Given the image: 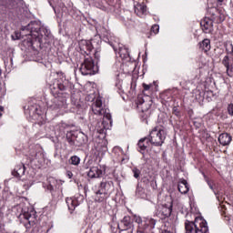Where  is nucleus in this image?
I'll return each mask as SVG.
<instances>
[{
  "label": "nucleus",
  "mask_w": 233,
  "mask_h": 233,
  "mask_svg": "<svg viewBox=\"0 0 233 233\" xmlns=\"http://www.w3.org/2000/svg\"><path fill=\"white\" fill-rule=\"evenodd\" d=\"M137 105L140 106L142 105V112H147V110H148V108H150V105H147L146 107H145V105H147L145 103V99H143V96H138L137 97Z\"/></svg>",
  "instance_id": "nucleus-30"
},
{
  "label": "nucleus",
  "mask_w": 233,
  "mask_h": 233,
  "mask_svg": "<svg viewBox=\"0 0 233 233\" xmlns=\"http://www.w3.org/2000/svg\"><path fill=\"white\" fill-rule=\"evenodd\" d=\"M148 138L153 147H163V143H165V139H167V132L165 129L155 127L149 133Z\"/></svg>",
  "instance_id": "nucleus-6"
},
{
  "label": "nucleus",
  "mask_w": 233,
  "mask_h": 233,
  "mask_svg": "<svg viewBox=\"0 0 233 233\" xmlns=\"http://www.w3.org/2000/svg\"><path fill=\"white\" fill-rule=\"evenodd\" d=\"M26 26H22L21 28V32H15L14 35H11L13 41H17L19 39H21L22 37H30V34H28V31L25 32V35H23V28H25Z\"/></svg>",
  "instance_id": "nucleus-27"
},
{
  "label": "nucleus",
  "mask_w": 233,
  "mask_h": 233,
  "mask_svg": "<svg viewBox=\"0 0 233 233\" xmlns=\"http://www.w3.org/2000/svg\"><path fill=\"white\" fill-rule=\"evenodd\" d=\"M136 196L137 198H145V188L143 187L137 185L136 189Z\"/></svg>",
  "instance_id": "nucleus-32"
},
{
  "label": "nucleus",
  "mask_w": 233,
  "mask_h": 233,
  "mask_svg": "<svg viewBox=\"0 0 233 233\" xmlns=\"http://www.w3.org/2000/svg\"><path fill=\"white\" fill-rule=\"evenodd\" d=\"M45 157V154H43V150L40 147H35V149L30 150L29 158L31 161L37 159H43Z\"/></svg>",
  "instance_id": "nucleus-18"
},
{
  "label": "nucleus",
  "mask_w": 233,
  "mask_h": 233,
  "mask_svg": "<svg viewBox=\"0 0 233 233\" xmlns=\"http://www.w3.org/2000/svg\"><path fill=\"white\" fill-rule=\"evenodd\" d=\"M96 39H103L105 41V43H108V45H110V46H112L113 50L115 52H117V48L116 47V44H114V41H116V36H113L112 34L110 32H108V30H106V28L102 27L100 30V34H98V35L95 36Z\"/></svg>",
  "instance_id": "nucleus-8"
},
{
  "label": "nucleus",
  "mask_w": 233,
  "mask_h": 233,
  "mask_svg": "<svg viewBox=\"0 0 233 233\" xmlns=\"http://www.w3.org/2000/svg\"><path fill=\"white\" fill-rule=\"evenodd\" d=\"M203 96H205V93L202 92H198V96H196L197 99H198L199 101H203Z\"/></svg>",
  "instance_id": "nucleus-41"
},
{
  "label": "nucleus",
  "mask_w": 233,
  "mask_h": 233,
  "mask_svg": "<svg viewBox=\"0 0 233 233\" xmlns=\"http://www.w3.org/2000/svg\"><path fill=\"white\" fill-rule=\"evenodd\" d=\"M103 174H105V171H103L99 167L94 166L89 168V171L87 172V177L90 179H96L103 177Z\"/></svg>",
  "instance_id": "nucleus-14"
},
{
  "label": "nucleus",
  "mask_w": 233,
  "mask_h": 233,
  "mask_svg": "<svg viewBox=\"0 0 233 233\" xmlns=\"http://www.w3.org/2000/svg\"><path fill=\"white\" fill-rule=\"evenodd\" d=\"M150 145L152 144L150 143L149 137L141 138L137 143L138 152H140V154H143V156H145V151L147 150V148H148V147H150Z\"/></svg>",
  "instance_id": "nucleus-17"
},
{
  "label": "nucleus",
  "mask_w": 233,
  "mask_h": 233,
  "mask_svg": "<svg viewBox=\"0 0 233 233\" xmlns=\"http://www.w3.org/2000/svg\"><path fill=\"white\" fill-rule=\"evenodd\" d=\"M25 32H28L30 35L29 39H35V41H38V43H43V37L44 39H50V37H52L50 29L41 25L39 20L31 21L25 27H23V35H25Z\"/></svg>",
  "instance_id": "nucleus-1"
},
{
  "label": "nucleus",
  "mask_w": 233,
  "mask_h": 233,
  "mask_svg": "<svg viewBox=\"0 0 233 233\" xmlns=\"http://www.w3.org/2000/svg\"><path fill=\"white\" fill-rule=\"evenodd\" d=\"M69 163H70V165H74L75 167H77V165H79V163H81V158H79V157H77V156H73L70 157Z\"/></svg>",
  "instance_id": "nucleus-33"
},
{
  "label": "nucleus",
  "mask_w": 233,
  "mask_h": 233,
  "mask_svg": "<svg viewBox=\"0 0 233 233\" xmlns=\"http://www.w3.org/2000/svg\"><path fill=\"white\" fill-rule=\"evenodd\" d=\"M83 199H85V198L81 195H79L78 197H74V198L66 199L70 214H72V212L76 210V207H79V205H81V203L83 202Z\"/></svg>",
  "instance_id": "nucleus-12"
},
{
  "label": "nucleus",
  "mask_w": 233,
  "mask_h": 233,
  "mask_svg": "<svg viewBox=\"0 0 233 233\" xmlns=\"http://www.w3.org/2000/svg\"><path fill=\"white\" fill-rule=\"evenodd\" d=\"M0 76H1V69H0Z\"/></svg>",
  "instance_id": "nucleus-55"
},
{
  "label": "nucleus",
  "mask_w": 233,
  "mask_h": 233,
  "mask_svg": "<svg viewBox=\"0 0 233 233\" xmlns=\"http://www.w3.org/2000/svg\"><path fill=\"white\" fill-rule=\"evenodd\" d=\"M210 14H211V19L212 21H214L215 23H223V21H225V15H223L221 13V11H219L218 8L213 7L210 9Z\"/></svg>",
  "instance_id": "nucleus-15"
},
{
  "label": "nucleus",
  "mask_w": 233,
  "mask_h": 233,
  "mask_svg": "<svg viewBox=\"0 0 233 233\" xmlns=\"http://www.w3.org/2000/svg\"><path fill=\"white\" fill-rule=\"evenodd\" d=\"M6 230L5 229V224H0V233H5Z\"/></svg>",
  "instance_id": "nucleus-42"
},
{
  "label": "nucleus",
  "mask_w": 233,
  "mask_h": 233,
  "mask_svg": "<svg viewBox=\"0 0 233 233\" xmlns=\"http://www.w3.org/2000/svg\"><path fill=\"white\" fill-rule=\"evenodd\" d=\"M1 30H2V29H1V27H0V32H1Z\"/></svg>",
  "instance_id": "nucleus-56"
},
{
  "label": "nucleus",
  "mask_w": 233,
  "mask_h": 233,
  "mask_svg": "<svg viewBox=\"0 0 233 233\" xmlns=\"http://www.w3.org/2000/svg\"><path fill=\"white\" fill-rule=\"evenodd\" d=\"M232 141V136L228 133H222L218 136V142L222 145V147H227L230 145Z\"/></svg>",
  "instance_id": "nucleus-23"
},
{
  "label": "nucleus",
  "mask_w": 233,
  "mask_h": 233,
  "mask_svg": "<svg viewBox=\"0 0 233 233\" xmlns=\"http://www.w3.org/2000/svg\"><path fill=\"white\" fill-rule=\"evenodd\" d=\"M66 176L69 179H72V177L74 176V174L72 173V171H67L66 172Z\"/></svg>",
  "instance_id": "nucleus-43"
},
{
  "label": "nucleus",
  "mask_w": 233,
  "mask_h": 233,
  "mask_svg": "<svg viewBox=\"0 0 233 233\" xmlns=\"http://www.w3.org/2000/svg\"><path fill=\"white\" fill-rule=\"evenodd\" d=\"M108 195H106V193L97 190L96 192L95 201H96L97 203H103V201H106Z\"/></svg>",
  "instance_id": "nucleus-28"
},
{
  "label": "nucleus",
  "mask_w": 233,
  "mask_h": 233,
  "mask_svg": "<svg viewBox=\"0 0 233 233\" xmlns=\"http://www.w3.org/2000/svg\"><path fill=\"white\" fill-rule=\"evenodd\" d=\"M25 170L26 167H25L23 164H19L15 166V169L12 171V174L15 176V177H23V176H25Z\"/></svg>",
  "instance_id": "nucleus-24"
},
{
  "label": "nucleus",
  "mask_w": 233,
  "mask_h": 233,
  "mask_svg": "<svg viewBox=\"0 0 233 233\" xmlns=\"http://www.w3.org/2000/svg\"><path fill=\"white\" fill-rule=\"evenodd\" d=\"M68 106L66 103V96H58L53 99V104L49 105L51 110H63Z\"/></svg>",
  "instance_id": "nucleus-11"
},
{
  "label": "nucleus",
  "mask_w": 233,
  "mask_h": 233,
  "mask_svg": "<svg viewBox=\"0 0 233 233\" xmlns=\"http://www.w3.org/2000/svg\"><path fill=\"white\" fill-rule=\"evenodd\" d=\"M134 227V224L132 223V218L129 216H126L123 218V219L118 224V228L120 230H128Z\"/></svg>",
  "instance_id": "nucleus-16"
},
{
  "label": "nucleus",
  "mask_w": 233,
  "mask_h": 233,
  "mask_svg": "<svg viewBox=\"0 0 233 233\" xmlns=\"http://www.w3.org/2000/svg\"><path fill=\"white\" fill-rule=\"evenodd\" d=\"M118 55L121 59L130 61V52H128V49L123 44H118Z\"/></svg>",
  "instance_id": "nucleus-21"
},
{
  "label": "nucleus",
  "mask_w": 233,
  "mask_h": 233,
  "mask_svg": "<svg viewBox=\"0 0 233 233\" xmlns=\"http://www.w3.org/2000/svg\"><path fill=\"white\" fill-rule=\"evenodd\" d=\"M203 176H204V177H205V179H206V181H207V183H208L209 188H210L211 190H214V186H212V183L210 182V180H208V178L207 177V175L203 174Z\"/></svg>",
  "instance_id": "nucleus-38"
},
{
  "label": "nucleus",
  "mask_w": 233,
  "mask_h": 233,
  "mask_svg": "<svg viewBox=\"0 0 233 233\" xmlns=\"http://www.w3.org/2000/svg\"><path fill=\"white\" fill-rule=\"evenodd\" d=\"M214 20L205 18L200 22V25L202 27V30L205 32V34H210L212 32V26H213Z\"/></svg>",
  "instance_id": "nucleus-19"
},
{
  "label": "nucleus",
  "mask_w": 233,
  "mask_h": 233,
  "mask_svg": "<svg viewBox=\"0 0 233 233\" xmlns=\"http://www.w3.org/2000/svg\"><path fill=\"white\" fill-rule=\"evenodd\" d=\"M87 163L91 164V163H92V161H90V160H89Z\"/></svg>",
  "instance_id": "nucleus-51"
},
{
  "label": "nucleus",
  "mask_w": 233,
  "mask_h": 233,
  "mask_svg": "<svg viewBox=\"0 0 233 233\" xmlns=\"http://www.w3.org/2000/svg\"><path fill=\"white\" fill-rule=\"evenodd\" d=\"M162 233H169L168 231H164V232H162Z\"/></svg>",
  "instance_id": "nucleus-50"
},
{
  "label": "nucleus",
  "mask_w": 233,
  "mask_h": 233,
  "mask_svg": "<svg viewBox=\"0 0 233 233\" xmlns=\"http://www.w3.org/2000/svg\"><path fill=\"white\" fill-rule=\"evenodd\" d=\"M3 106H0V117H1V116H3Z\"/></svg>",
  "instance_id": "nucleus-47"
},
{
  "label": "nucleus",
  "mask_w": 233,
  "mask_h": 233,
  "mask_svg": "<svg viewBox=\"0 0 233 233\" xmlns=\"http://www.w3.org/2000/svg\"><path fill=\"white\" fill-rule=\"evenodd\" d=\"M29 114L32 115V111H29Z\"/></svg>",
  "instance_id": "nucleus-52"
},
{
  "label": "nucleus",
  "mask_w": 233,
  "mask_h": 233,
  "mask_svg": "<svg viewBox=\"0 0 233 233\" xmlns=\"http://www.w3.org/2000/svg\"><path fill=\"white\" fill-rule=\"evenodd\" d=\"M173 114L177 117H180L181 114H180L179 109L177 108V106H173Z\"/></svg>",
  "instance_id": "nucleus-35"
},
{
  "label": "nucleus",
  "mask_w": 233,
  "mask_h": 233,
  "mask_svg": "<svg viewBox=\"0 0 233 233\" xmlns=\"http://www.w3.org/2000/svg\"><path fill=\"white\" fill-rule=\"evenodd\" d=\"M228 114L229 116H233V103H231V104H229V105L228 106Z\"/></svg>",
  "instance_id": "nucleus-36"
},
{
  "label": "nucleus",
  "mask_w": 233,
  "mask_h": 233,
  "mask_svg": "<svg viewBox=\"0 0 233 233\" xmlns=\"http://www.w3.org/2000/svg\"><path fill=\"white\" fill-rule=\"evenodd\" d=\"M186 233H208V224L207 220L201 217H197L195 221L186 220Z\"/></svg>",
  "instance_id": "nucleus-3"
},
{
  "label": "nucleus",
  "mask_w": 233,
  "mask_h": 233,
  "mask_svg": "<svg viewBox=\"0 0 233 233\" xmlns=\"http://www.w3.org/2000/svg\"><path fill=\"white\" fill-rule=\"evenodd\" d=\"M230 48H231V54H233V46L230 44Z\"/></svg>",
  "instance_id": "nucleus-48"
},
{
  "label": "nucleus",
  "mask_w": 233,
  "mask_h": 233,
  "mask_svg": "<svg viewBox=\"0 0 233 233\" xmlns=\"http://www.w3.org/2000/svg\"><path fill=\"white\" fill-rule=\"evenodd\" d=\"M205 94H206V96H208L209 97H212V96H214V92H212V91H207Z\"/></svg>",
  "instance_id": "nucleus-44"
},
{
  "label": "nucleus",
  "mask_w": 233,
  "mask_h": 233,
  "mask_svg": "<svg viewBox=\"0 0 233 233\" xmlns=\"http://www.w3.org/2000/svg\"><path fill=\"white\" fill-rule=\"evenodd\" d=\"M142 159H145V155L143 156Z\"/></svg>",
  "instance_id": "nucleus-53"
},
{
  "label": "nucleus",
  "mask_w": 233,
  "mask_h": 233,
  "mask_svg": "<svg viewBox=\"0 0 233 233\" xmlns=\"http://www.w3.org/2000/svg\"><path fill=\"white\" fill-rule=\"evenodd\" d=\"M151 32H153V34H157V32H159V26L157 25H154L151 27Z\"/></svg>",
  "instance_id": "nucleus-37"
},
{
  "label": "nucleus",
  "mask_w": 233,
  "mask_h": 233,
  "mask_svg": "<svg viewBox=\"0 0 233 233\" xmlns=\"http://www.w3.org/2000/svg\"><path fill=\"white\" fill-rule=\"evenodd\" d=\"M172 214V203L169 202L167 204L158 205L156 210V216L159 218V219H167V218H170Z\"/></svg>",
  "instance_id": "nucleus-9"
},
{
  "label": "nucleus",
  "mask_w": 233,
  "mask_h": 233,
  "mask_svg": "<svg viewBox=\"0 0 233 233\" xmlns=\"http://www.w3.org/2000/svg\"><path fill=\"white\" fill-rule=\"evenodd\" d=\"M19 208L20 216H22L26 221L25 222L26 230H30L32 227H35V225H37V215H35V210L23 207V205H20Z\"/></svg>",
  "instance_id": "nucleus-5"
},
{
  "label": "nucleus",
  "mask_w": 233,
  "mask_h": 233,
  "mask_svg": "<svg viewBox=\"0 0 233 233\" xmlns=\"http://www.w3.org/2000/svg\"><path fill=\"white\" fill-rule=\"evenodd\" d=\"M199 47L205 51L208 52L210 50V39L206 38L202 42L199 43Z\"/></svg>",
  "instance_id": "nucleus-29"
},
{
  "label": "nucleus",
  "mask_w": 233,
  "mask_h": 233,
  "mask_svg": "<svg viewBox=\"0 0 233 233\" xmlns=\"http://www.w3.org/2000/svg\"><path fill=\"white\" fill-rule=\"evenodd\" d=\"M177 188L180 194H188V190H190V187H188V182H187L186 179H182L178 183Z\"/></svg>",
  "instance_id": "nucleus-26"
},
{
  "label": "nucleus",
  "mask_w": 233,
  "mask_h": 233,
  "mask_svg": "<svg viewBox=\"0 0 233 233\" xmlns=\"http://www.w3.org/2000/svg\"><path fill=\"white\" fill-rule=\"evenodd\" d=\"M81 136H74L72 133L66 134V139L70 147H83L85 139H81Z\"/></svg>",
  "instance_id": "nucleus-13"
},
{
  "label": "nucleus",
  "mask_w": 233,
  "mask_h": 233,
  "mask_svg": "<svg viewBox=\"0 0 233 233\" xmlns=\"http://www.w3.org/2000/svg\"><path fill=\"white\" fill-rule=\"evenodd\" d=\"M94 56H95L96 59H99V51H96L94 53Z\"/></svg>",
  "instance_id": "nucleus-45"
},
{
  "label": "nucleus",
  "mask_w": 233,
  "mask_h": 233,
  "mask_svg": "<svg viewBox=\"0 0 233 233\" xmlns=\"http://www.w3.org/2000/svg\"><path fill=\"white\" fill-rule=\"evenodd\" d=\"M113 185L114 183L112 181H102L99 185L98 190L108 195V191L112 188Z\"/></svg>",
  "instance_id": "nucleus-25"
},
{
  "label": "nucleus",
  "mask_w": 233,
  "mask_h": 233,
  "mask_svg": "<svg viewBox=\"0 0 233 233\" xmlns=\"http://www.w3.org/2000/svg\"><path fill=\"white\" fill-rule=\"evenodd\" d=\"M218 3H223V0H218Z\"/></svg>",
  "instance_id": "nucleus-49"
},
{
  "label": "nucleus",
  "mask_w": 233,
  "mask_h": 233,
  "mask_svg": "<svg viewBox=\"0 0 233 233\" xmlns=\"http://www.w3.org/2000/svg\"><path fill=\"white\" fill-rule=\"evenodd\" d=\"M116 86L118 88V90H121V81L116 84Z\"/></svg>",
  "instance_id": "nucleus-46"
},
{
  "label": "nucleus",
  "mask_w": 233,
  "mask_h": 233,
  "mask_svg": "<svg viewBox=\"0 0 233 233\" xmlns=\"http://www.w3.org/2000/svg\"><path fill=\"white\" fill-rule=\"evenodd\" d=\"M135 12H139L140 14H146L147 13V5L142 4H137L135 5Z\"/></svg>",
  "instance_id": "nucleus-31"
},
{
  "label": "nucleus",
  "mask_w": 233,
  "mask_h": 233,
  "mask_svg": "<svg viewBox=\"0 0 233 233\" xmlns=\"http://www.w3.org/2000/svg\"><path fill=\"white\" fill-rule=\"evenodd\" d=\"M133 221L138 225V233H152L156 228V219L141 218V216L133 214Z\"/></svg>",
  "instance_id": "nucleus-4"
},
{
  "label": "nucleus",
  "mask_w": 233,
  "mask_h": 233,
  "mask_svg": "<svg viewBox=\"0 0 233 233\" xmlns=\"http://www.w3.org/2000/svg\"><path fill=\"white\" fill-rule=\"evenodd\" d=\"M142 86H143L144 90L148 91L152 87V84H150V85L143 84Z\"/></svg>",
  "instance_id": "nucleus-40"
},
{
  "label": "nucleus",
  "mask_w": 233,
  "mask_h": 233,
  "mask_svg": "<svg viewBox=\"0 0 233 233\" xmlns=\"http://www.w3.org/2000/svg\"><path fill=\"white\" fill-rule=\"evenodd\" d=\"M91 110L96 116H103L104 120L101 122L102 127L97 129V132L103 134L104 130H110L112 128V115L110 109L103 108V101L96 98L91 106Z\"/></svg>",
  "instance_id": "nucleus-2"
},
{
  "label": "nucleus",
  "mask_w": 233,
  "mask_h": 233,
  "mask_svg": "<svg viewBox=\"0 0 233 233\" xmlns=\"http://www.w3.org/2000/svg\"><path fill=\"white\" fill-rule=\"evenodd\" d=\"M222 65L226 68L227 76H228V77H233V66H230V57H228V56H224Z\"/></svg>",
  "instance_id": "nucleus-20"
},
{
  "label": "nucleus",
  "mask_w": 233,
  "mask_h": 233,
  "mask_svg": "<svg viewBox=\"0 0 233 233\" xmlns=\"http://www.w3.org/2000/svg\"><path fill=\"white\" fill-rule=\"evenodd\" d=\"M132 172H133L134 177H135L136 179H137V178L139 177V176H141V170L137 169V167H134V168L132 169Z\"/></svg>",
  "instance_id": "nucleus-34"
},
{
  "label": "nucleus",
  "mask_w": 233,
  "mask_h": 233,
  "mask_svg": "<svg viewBox=\"0 0 233 233\" xmlns=\"http://www.w3.org/2000/svg\"><path fill=\"white\" fill-rule=\"evenodd\" d=\"M96 43V39L91 40H81L79 42L80 54L85 57H88L90 54H92V50H94V44Z\"/></svg>",
  "instance_id": "nucleus-10"
},
{
  "label": "nucleus",
  "mask_w": 233,
  "mask_h": 233,
  "mask_svg": "<svg viewBox=\"0 0 233 233\" xmlns=\"http://www.w3.org/2000/svg\"><path fill=\"white\" fill-rule=\"evenodd\" d=\"M52 179V181H56L54 178H51Z\"/></svg>",
  "instance_id": "nucleus-54"
},
{
  "label": "nucleus",
  "mask_w": 233,
  "mask_h": 233,
  "mask_svg": "<svg viewBox=\"0 0 233 233\" xmlns=\"http://www.w3.org/2000/svg\"><path fill=\"white\" fill-rule=\"evenodd\" d=\"M46 188L50 192H52V190H54V185H52V180H49V184L47 185Z\"/></svg>",
  "instance_id": "nucleus-39"
},
{
  "label": "nucleus",
  "mask_w": 233,
  "mask_h": 233,
  "mask_svg": "<svg viewBox=\"0 0 233 233\" xmlns=\"http://www.w3.org/2000/svg\"><path fill=\"white\" fill-rule=\"evenodd\" d=\"M68 88L66 82H62L61 80H57L53 86H51V90H56V94L59 92H65Z\"/></svg>",
  "instance_id": "nucleus-22"
},
{
  "label": "nucleus",
  "mask_w": 233,
  "mask_h": 233,
  "mask_svg": "<svg viewBox=\"0 0 233 233\" xmlns=\"http://www.w3.org/2000/svg\"><path fill=\"white\" fill-rule=\"evenodd\" d=\"M82 76H94L97 72V66L91 56H85L79 68Z\"/></svg>",
  "instance_id": "nucleus-7"
}]
</instances>
